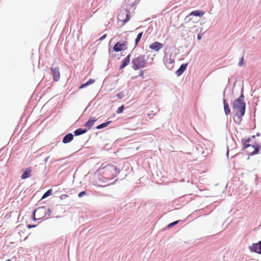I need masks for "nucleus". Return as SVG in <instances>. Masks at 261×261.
I'll use <instances>...</instances> for the list:
<instances>
[{"label":"nucleus","instance_id":"nucleus-27","mask_svg":"<svg viewBox=\"0 0 261 261\" xmlns=\"http://www.w3.org/2000/svg\"><path fill=\"white\" fill-rule=\"evenodd\" d=\"M244 65V58L242 57L239 63V66H242Z\"/></svg>","mask_w":261,"mask_h":261},{"label":"nucleus","instance_id":"nucleus-10","mask_svg":"<svg viewBox=\"0 0 261 261\" xmlns=\"http://www.w3.org/2000/svg\"><path fill=\"white\" fill-rule=\"evenodd\" d=\"M51 70L53 71L54 80L55 81H59L60 77V73L59 67L51 68Z\"/></svg>","mask_w":261,"mask_h":261},{"label":"nucleus","instance_id":"nucleus-19","mask_svg":"<svg viewBox=\"0 0 261 261\" xmlns=\"http://www.w3.org/2000/svg\"><path fill=\"white\" fill-rule=\"evenodd\" d=\"M111 123V121H108L105 123H103L96 126L97 129H101L102 128L107 126L109 124Z\"/></svg>","mask_w":261,"mask_h":261},{"label":"nucleus","instance_id":"nucleus-29","mask_svg":"<svg viewBox=\"0 0 261 261\" xmlns=\"http://www.w3.org/2000/svg\"><path fill=\"white\" fill-rule=\"evenodd\" d=\"M86 194V192L85 191H82L81 192H80L79 195H78V196L79 197H83L84 195H85Z\"/></svg>","mask_w":261,"mask_h":261},{"label":"nucleus","instance_id":"nucleus-8","mask_svg":"<svg viewBox=\"0 0 261 261\" xmlns=\"http://www.w3.org/2000/svg\"><path fill=\"white\" fill-rule=\"evenodd\" d=\"M163 46V45L161 43L155 41L149 45V48L155 51H158Z\"/></svg>","mask_w":261,"mask_h":261},{"label":"nucleus","instance_id":"nucleus-11","mask_svg":"<svg viewBox=\"0 0 261 261\" xmlns=\"http://www.w3.org/2000/svg\"><path fill=\"white\" fill-rule=\"evenodd\" d=\"M96 121V119L95 118H91L89 119L88 121H87L84 126L87 127L88 129H91L92 126H93L94 123Z\"/></svg>","mask_w":261,"mask_h":261},{"label":"nucleus","instance_id":"nucleus-3","mask_svg":"<svg viewBox=\"0 0 261 261\" xmlns=\"http://www.w3.org/2000/svg\"><path fill=\"white\" fill-rule=\"evenodd\" d=\"M51 211L47 209L45 206L38 207L33 213V219L34 220H40L45 218L48 214V216L50 215Z\"/></svg>","mask_w":261,"mask_h":261},{"label":"nucleus","instance_id":"nucleus-12","mask_svg":"<svg viewBox=\"0 0 261 261\" xmlns=\"http://www.w3.org/2000/svg\"><path fill=\"white\" fill-rule=\"evenodd\" d=\"M188 65V63L185 64H182L179 68L176 71V74L177 76H180L181 75L183 72L186 70L187 67Z\"/></svg>","mask_w":261,"mask_h":261},{"label":"nucleus","instance_id":"nucleus-30","mask_svg":"<svg viewBox=\"0 0 261 261\" xmlns=\"http://www.w3.org/2000/svg\"><path fill=\"white\" fill-rule=\"evenodd\" d=\"M36 226V225H31V224H28L27 225V227L29 229H31L32 228H34V227H35Z\"/></svg>","mask_w":261,"mask_h":261},{"label":"nucleus","instance_id":"nucleus-23","mask_svg":"<svg viewBox=\"0 0 261 261\" xmlns=\"http://www.w3.org/2000/svg\"><path fill=\"white\" fill-rule=\"evenodd\" d=\"M124 106L123 105L121 106V107H119L118 109L116 111V113L117 114H120L122 113L124 110Z\"/></svg>","mask_w":261,"mask_h":261},{"label":"nucleus","instance_id":"nucleus-7","mask_svg":"<svg viewBox=\"0 0 261 261\" xmlns=\"http://www.w3.org/2000/svg\"><path fill=\"white\" fill-rule=\"evenodd\" d=\"M23 173L21 176V178L22 179H25L29 177H30L32 176V170L31 167H29L25 169H23L22 170Z\"/></svg>","mask_w":261,"mask_h":261},{"label":"nucleus","instance_id":"nucleus-32","mask_svg":"<svg viewBox=\"0 0 261 261\" xmlns=\"http://www.w3.org/2000/svg\"><path fill=\"white\" fill-rule=\"evenodd\" d=\"M107 36V34H105L103 35L102 37H101L100 38H99V40H103V39H105Z\"/></svg>","mask_w":261,"mask_h":261},{"label":"nucleus","instance_id":"nucleus-2","mask_svg":"<svg viewBox=\"0 0 261 261\" xmlns=\"http://www.w3.org/2000/svg\"><path fill=\"white\" fill-rule=\"evenodd\" d=\"M244 96L242 93L239 98L236 99L232 103L234 112L239 118L244 116L245 112L246 104L244 101Z\"/></svg>","mask_w":261,"mask_h":261},{"label":"nucleus","instance_id":"nucleus-13","mask_svg":"<svg viewBox=\"0 0 261 261\" xmlns=\"http://www.w3.org/2000/svg\"><path fill=\"white\" fill-rule=\"evenodd\" d=\"M130 54L128 55L127 57L123 60L122 64L120 65L119 69H121L127 65L130 62Z\"/></svg>","mask_w":261,"mask_h":261},{"label":"nucleus","instance_id":"nucleus-35","mask_svg":"<svg viewBox=\"0 0 261 261\" xmlns=\"http://www.w3.org/2000/svg\"><path fill=\"white\" fill-rule=\"evenodd\" d=\"M6 261H11V260H10V259H7V260H6Z\"/></svg>","mask_w":261,"mask_h":261},{"label":"nucleus","instance_id":"nucleus-4","mask_svg":"<svg viewBox=\"0 0 261 261\" xmlns=\"http://www.w3.org/2000/svg\"><path fill=\"white\" fill-rule=\"evenodd\" d=\"M251 140V139L248 138L247 139H243L242 141L243 144L244 146V148L246 149L249 148L248 150V153L251 155H254L258 153L261 146L259 143H256L254 145H251L249 144Z\"/></svg>","mask_w":261,"mask_h":261},{"label":"nucleus","instance_id":"nucleus-28","mask_svg":"<svg viewBox=\"0 0 261 261\" xmlns=\"http://www.w3.org/2000/svg\"><path fill=\"white\" fill-rule=\"evenodd\" d=\"M178 221H175L174 222H172V223L169 224L168 226V227H171L177 224L178 223Z\"/></svg>","mask_w":261,"mask_h":261},{"label":"nucleus","instance_id":"nucleus-34","mask_svg":"<svg viewBox=\"0 0 261 261\" xmlns=\"http://www.w3.org/2000/svg\"><path fill=\"white\" fill-rule=\"evenodd\" d=\"M198 39H199V40L201 39V37L199 35L198 36Z\"/></svg>","mask_w":261,"mask_h":261},{"label":"nucleus","instance_id":"nucleus-24","mask_svg":"<svg viewBox=\"0 0 261 261\" xmlns=\"http://www.w3.org/2000/svg\"><path fill=\"white\" fill-rule=\"evenodd\" d=\"M17 228L18 229V230H19V231L18 232V233H19L20 234H21V233H20V231H25V228L23 226V225H18V227H17Z\"/></svg>","mask_w":261,"mask_h":261},{"label":"nucleus","instance_id":"nucleus-20","mask_svg":"<svg viewBox=\"0 0 261 261\" xmlns=\"http://www.w3.org/2000/svg\"><path fill=\"white\" fill-rule=\"evenodd\" d=\"M142 35H143V32H141V33H140L138 35V36H137V38H136V39L135 40V46H137V45L138 44V43L140 41V39H141V37L142 36Z\"/></svg>","mask_w":261,"mask_h":261},{"label":"nucleus","instance_id":"nucleus-15","mask_svg":"<svg viewBox=\"0 0 261 261\" xmlns=\"http://www.w3.org/2000/svg\"><path fill=\"white\" fill-rule=\"evenodd\" d=\"M223 105L225 113L226 115L230 114V110L229 107V105L225 99H223Z\"/></svg>","mask_w":261,"mask_h":261},{"label":"nucleus","instance_id":"nucleus-21","mask_svg":"<svg viewBox=\"0 0 261 261\" xmlns=\"http://www.w3.org/2000/svg\"><path fill=\"white\" fill-rule=\"evenodd\" d=\"M142 35H143V32H141V33H140L138 35V36H137V38H136V39L135 40V46H137V45L138 44V43L140 41V39H141V37L142 36Z\"/></svg>","mask_w":261,"mask_h":261},{"label":"nucleus","instance_id":"nucleus-17","mask_svg":"<svg viewBox=\"0 0 261 261\" xmlns=\"http://www.w3.org/2000/svg\"><path fill=\"white\" fill-rule=\"evenodd\" d=\"M122 15H125L126 18L124 20H122V21H123L124 22H126L127 21H128L130 17H129V11H126L124 13L120 14L119 15V17H121Z\"/></svg>","mask_w":261,"mask_h":261},{"label":"nucleus","instance_id":"nucleus-9","mask_svg":"<svg viewBox=\"0 0 261 261\" xmlns=\"http://www.w3.org/2000/svg\"><path fill=\"white\" fill-rule=\"evenodd\" d=\"M250 249L252 251L261 254V241L258 243L253 244Z\"/></svg>","mask_w":261,"mask_h":261},{"label":"nucleus","instance_id":"nucleus-25","mask_svg":"<svg viewBox=\"0 0 261 261\" xmlns=\"http://www.w3.org/2000/svg\"><path fill=\"white\" fill-rule=\"evenodd\" d=\"M116 96L118 97L119 99H122L124 97V94L123 92H120L118 93Z\"/></svg>","mask_w":261,"mask_h":261},{"label":"nucleus","instance_id":"nucleus-18","mask_svg":"<svg viewBox=\"0 0 261 261\" xmlns=\"http://www.w3.org/2000/svg\"><path fill=\"white\" fill-rule=\"evenodd\" d=\"M204 14V13L202 11H194L190 13V15H193V16H202Z\"/></svg>","mask_w":261,"mask_h":261},{"label":"nucleus","instance_id":"nucleus-1","mask_svg":"<svg viewBox=\"0 0 261 261\" xmlns=\"http://www.w3.org/2000/svg\"><path fill=\"white\" fill-rule=\"evenodd\" d=\"M101 170H102L101 173L104 178L108 180L114 178L119 173L116 166L105 163L101 164L97 171Z\"/></svg>","mask_w":261,"mask_h":261},{"label":"nucleus","instance_id":"nucleus-31","mask_svg":"<svg viewBox=\"0 0 261 261\" xmlns=\"http://www.w3.org/2000/svg\"><path fill=\"white\" fill-rule=\"evenodd\" d=\"M86 86H87V85L86 84V83L85 84H83L82 85H81L80 87H79V89H82L84 87H85Z\"/></svg>","mask_w":261,"mask_h":261},{"label":"nucleus","instance_id":"nucleus-16","mask_svg":"<svg viewBox=\"0 0 261 261\" xmlns=\"http://www.w3.org/2000/svg\"><path fill=\"white\" fill-rule=\"evenodd\" d=\"M86 132V129L78 128L74 131V134L75 136H79L85 134Z\"/></svg>","mask_w":261,"mask_h":261},{"label":"nucleus","instance_id":"nucleus-6","mask_svg":"<svg viewBox=\"0 0 261 261\" xmlns=\"http://www.w3.org/2000/svg\"><path fill=\"white\" fill-rule=\"evenodd\" d=\"M127 42L126 41L122 43L117 42L114 46V50L118 52L126 48Z\"/></svg>","mask_w":261,"mask_h":261},{"label":"nucleus","instance_id":"nucleus-26","mask_svg":"<svg viewBox=\"0 0 261 261\" xmlns=\"http://www.w3.org/2000/svg\"><path fill=\"white\" fill-rule=\"evenodd\" d=\"M94 82H95V80H93V79H90V80H89L86 83V84L87 85V86H88V85H89L93 84Z\"/></svg>","mask_w":261,"mask_h":261},{"label":"nucleus","instance_id":"nucleus-36","mask_svg":"<svg viewBox=\"0 0 261 261\" xmlns=\"http://www.w3.org/2000/svg\"><path fill=\"white\" fill-rule=\"evenodd\" d=\"M141 74L143 75V73L142 71H141Z\"/></svg>","mask_w":261,"mask_h":261},{"label":"nucleus","instance_id":"nucleus-22","mask_svg":"<svg viewBox=\"0 0 261 261\" xmlns=\"http://www.w3.org/2000/svg\"><path fill=\"white\" fill-rule=\"evenodd\" d=\"M51 194V190L50 189L49 190H48L47 192H46L44 195H43L42 197V199H44V198H46L47 197L49 196V195H50Z\"/></svg>","mask_w":261,"mask_h":261},{"label":"nucleus","instance_id":"nucleus-5","mask_svg":"<svg viewBox=\"0 0 261 261\" xmlns=\"http://www.w3.org/2000/svg\"><path fill=\"white\" fill-rule=\"evenodd\" d=\"M132 68L135 70L145 67L146 64L145 56L140 55L134 58L132 61Z\"/></svg>","mask_w":261,"mask_h":261},{"label":"nucleus","instance_id":"nucleus-33","mask_svg":"<svg viewBox=\"0 0 261 261\" xmlns=\"http://www.w3.org/2000/svg\"><path fill=\"white\" fill-rule=\"evenodd\" d=\"M68 197V195H65V194L62 195H61V198H63H63H65V197Z\"/></svg>","mask_w":261,"mask_h":261},{"label":"nucleus","instance_id":"nucleus-14","mask_svg":"<svg viewBox=\"0 0 261 261\" xmlns=\"http://www.w3.org/2000/svg\"><path fill=\"white\" fill-rule=\"evenodd\" d=\"M73 139V136L72 134H68L66 135L63 139V142L65 144L69 143Z\"/></svg>","mask_w":261,"mask_h":261}]
</instances>
